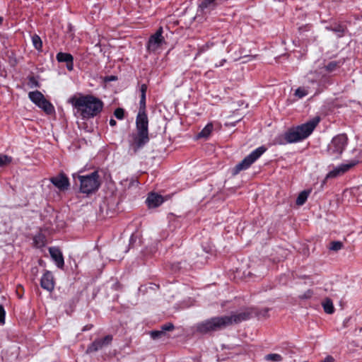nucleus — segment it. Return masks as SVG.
<instances>
[{"mask_svg": "<svg viewBox=\"0 0 362 362\" xmlns=\"http://www.w3.org/2000/svg\"><path fill=\"white\" fill-rule=\"evenodd\" d=\"M136 132L131 134L129 145L134 153L143 148L148 141V119L146 112V96L141 95L139 110L136 119Z\"/></svg>", "mask_w": 362, "mask_h": 362, "instance_id": "obj_1", "label": "nucleus"}, {"mask_svg": "<svg viewBox=\"0 0 362 362\" xmlns=\"http://www.w3.org/2000/svg\"><path fill=\"white\" fill-rule=\"evenodd\" d=\"M250 318V313L241 312L231 315L214 317L198 323L196 329L202 334L216 332L233 324H238Z\"/></svg>", "mask_w": 362, "mask_h": 362, "instance_id": "obj_2", "label": "nucleus"}, {"mask_svg": "<svg viewBox=\"0 0 362 362\" xmlns=\"http://www.w3.org/2000/svg\"><path fill=\"white\" fill-rule=\"evenodd\" d=\"M69 103L81 113V117L84 119L95 117L103 108V101L92 95L73 97L70 98Z\"/></svg>", "mask_w": 362, "mask_h": 362, "instance_id": "obj_3", "label": "nucleus"}, {"mask_svg": "<svg viewBox=\"0 0 362 362\" xmlns=\"http://www.w3.org/2000/svg\"><path fill=\"white\" fill-rule=\"evenodd\" d=\"M74 179L77 177L80 181V191L83 194H91L96 192L100 187L101 182L98 171L87 175H73Z\"/></svg>", "mask_w": 362, "mask_h": 362, "instance_id": "obj_4", "label": "nucleus"}, {"mask_svg": "<svg viewBox=\"0 0 362 362\" xmlns=\"http://www.w3.org/2000/svg\"><path fill=\"white\" fill-rule=\"evenodd\" d=\"M348 143L346 134H341L334 136L327 146L328 153L333 158H339L343 153Z\"/></svg>", "mask_w": 362, "mask_h": 362, "instance_id": "obj_5", "label": "nucleus"}, {"mask_svg": "<svg viewBox=\"0 0 362 362\" xmlns=\"http://www.w3.org/2000/svg\"><path fill=\"white\" fill-rule=\"evenodd\" d=\"M29 99L46 114L51 115L54 112V106L48 101L39 90L31 91L28 93Z\"/></svg>", "mask_w": 362, "mask_h": 362, "instance_id": "obj_6", "label": "nucleus"}, {"mask_svg": "<svg viewBox=\"0 0 362 362\" xmlns=\"http://www.w3.org/2000/svg\"><path fill=\"white\" fill-rule=\"evenodd\" d=\"M29 99L46 114L51 115L54 112V106L48 101L39 90L31 91L28 93Z\"/></svg>", "mask_w": 362, "mask_h": 362, "instance_id": "obj_7", "label": "nucleus"}, {"mask_svg": "<svg viewBox=\"0 0 362 362\" xmlns=\"http://www.w3.org/2000/svg\"><path fill=\"white\" fill-rule=\"evenodd\" d=\"M266 151L264 146H260L253 151L250 154L246 156L234 168V174H238L240 171L247 169L257 159H258Z\"/></svg>", "mask_w": 362, "mask_h": 362, "instance_id": "obj_8", "label": "nucleus"}, {"mask_svg": "<svg viewBox=\"0 0 362 362\" xmlns=\"http://www.w3.org/2000/svg\"><path fill=\"white\" fill-rule=\"evenodd\" d=\"M162 34L163 28L160 27L159 29L149 37L146 45V49L149 52H156L165 42Z\"/></svg>", "mask_w": 362, "mask_h": 362, "instance_id": "obj_9", "label": "nucleus"}, {"mask_svg": "<svg viewBox=\"0 0 362 362\" xmlns=\"http://www.w3.org/2000/svg\"><path fill=\"white\" fill-rule=\"evenodd\" d=\"M358 163V160H352L347 163H343L330 171L326 176V179L336 177L347 172Z\"/></svg>", "mask_w": 362, "mask_h": 362, "instance_id": "obj_10", "label": "nucleus"}, {"mask_svg": "<svg viewBox=\"0 0 362 362\" xmlns=\"http://www.w3.org/2000/svg\"><path fill=\"white\" fill-rule=\"evenodd\" d=\"M319 122L320 119L316 117L305 124L296 127L303 139L307 138L313 132Z\"/></svg>", "mask_w": 362, "mask_h": 362, "instance_id": "obj_11", "label": "nucleus"}, {"mask_svg": "<svg viewBox=\"0 0 362 362\" xmlns=\"http://www.w3.org/2000/svg\"><path fill=\"white\" fill-rule=\"evenodd\" d=\"M112 340L111 335H107L103 339L95 340L87 349L88 353L97 351L101 349L104 346L108 345Z\"/></svg>", "mask_w": 362, "mask_h": 362, "instance_id": "obj_12", "label": "nucleus"}, {"mask_svg": "<svg viewBox=\"0 0 362 362\" xmlns=\"http://www.w3.org/2000/svg\"><path fill=\"white\" fill-rule=\"evenodd\" d=\"M217 6L216 0H202L199 4L198 11L202 14H208Z\"/></svg>", "mask_w": 362, "mask_h": 362, "instance_id": "obj_13", "label": "nucleus"}, {"mask_svg": "<svg viewBox=\"0 0 362 362\" xmlns=\"http://www.w3.org/2000/svg\"><path fill=\"white\" fill-rule=\"evenodd\" d=\"M40 285L42 288L48 291H52L54 288V281L52 274L50 272H46L41 278Z\"/></svg>", "mask_w": 362, "mask_h": 362, "instance_id": "obj_14", "label": "nucleus"}, {"mask_svg": "<svg viewBox=\"0 0 362 362\" xmlns=\"http://www.w3.org/2000/svg\"><path fill=\"white\" fill-rule=\"evenodd\" d=\"M52 183L59 188V189H65L69 187V182L66 176L64 174H60L58 176L51 178Z\"/></svg>", "mask_w": 362, "mask_h": 362, "instance_id": "obj_15", "label": "nucleus"}, {"mask_svg": "<svg viewBox=\"0 0 362 362\" xmlns=\"http://www.w3.org/2000/svg\"><path fill=\"white\" fill-rule=\"evenodd\" d=\"M284 139L287 143H294L303 140L297 127L292 128L284 134Z\"/></svg>", "mask_w": 362, "mask_h": 362, "instance_id": "obj_16", "label": "nucleus"}, {"mask_svg": "<svg viewBox=\"0 0 362 362\" xmlns=\"http://www.w3.org/2000/svg\"><path fill=\"white\" fill-rule=\"evenodd\" d=\"M49 254L59 268H62L64 264V257L61 251L57 247H50Z\"/></svg>", "mask_w": 362, "mask_h": 362, "instance_id": "obj_17", "label": "nucleus"}, {"mask_svg": "<svg viewBox=\"0 0 362 362\" xmlns=\"http://www.w3.org/2000/svg\"><path fill=\"white\" fill-rule=\"evenodd\" d=\"M163 202L162 196L155 193L148 194L146 199V203L151 208H154L160 206Z\"/></svg>", "mask_w": 362, "mask_h": 362, "instance_id": "obj_18", "label": "nucleus"}, {"mask_svg": "<svg viewBox=\"0 0 362 362\" xmlns=\"http://www.w3.org/2000/svg\"><path fill=\"white\" fill-rule=\"evenodd\" d=\"M214 129L212 123L207 124L205 127L198 134L197 138H208Z\"/></svg>", "mask_w": 362, "mask_h": 362, "instance_id": "obj_19", "label": "nucleus"}, {"mask_svg": "<svg viewBox=\"0 0 362 362\" xmlns=\"http://www.w3.org/2000/svg\"><path fill=\"white\" fill-rule=\"evenodd\" d=\"M310 190H304V191H302L298 196L297 199H296V204L298 205V206H302L303 205L308 196H309V194H310Z\"/></svg>", "mask_w": 362, "mask_h": 362, "instance_id": "obj_20", "label": "nucleus"}, {"mask_svg": "<svg viewBox=\"0 0 362 362\" xmlns=\"http://www.w3.org/2000/svg\"><path fill=\"white\" fill-rule=\"evenodd\" d=\"M323 309L325 312L327 314H332L334 311V305L332 303V301L329 298H326L322 303Z\"/></svg>", "mask_w": 362, "mask_h": 362, "instance_id": "obj_21", "label": "nucleus"}, {"mask_svg": "<svg viewBox=\"0 0 362 362\" xmlns=\"http://www.w3.org/2000/svg\"><path fill=\"white\" fill-rule=\"evenodd\" d=\"M59 62H69L74 60L73 56L69 53L59 52L56 57Z\"/></svg>", "mask_w": 362, "mask_h": 362, "instance_id": "obj_22", "label": "nucleus"}, {"mask_svg": "<svg viewBox=\"0 0 362 362\" xmlns=\"http://www.w3.org/2000/svg\"><path fill=\"white\" fill-rule=\"evenodd\" d=\"M341 64V62L340 61H332L329 62L326 66H325V69L326 71L332 72L336 70L337 68H339Z\"/></svg>", "mask_w": 362, "mask_h": 362, "instance_id": "obj_23", "label": "nucleus"}, {"mask_svg": "<svg viewBox=\"0 0 362 362\" xmlns=\"http://www.w3.org/2000/svg\"><path fill=\"white\" fill-rule=\"evenodd\" d=\"M32 42L35 48L37 50H41L42 47V42L39 35L35 34L32 36Z\"/></svg>", "mask_w": 362, "mask_h": 362, "instance_id": "obj_24", "label": "nucleus"}, {"mask_svg": "<svg viewBox=\"0 0 362 362\" xmlns=\"http://www.w3.org/2000/svg\"><path fill=\"white\" fill-rule=\"evenodd\" d=\"M344 247L343 243L341 241H332L330 243L329 249L332 251H339Z\"/></svg>", "mask_w": 362, "mask_h": 362, "instance_id": "obj_25", "label": "nucleus"}, {"mask_svg": "<svg viewBox=\"0 0 362 362\" xmlns=\"http://www.w3.org/2000/svg\"><path fill=\"white\" fill-rule=\"evenodd\" d=\"M12 158L4 154H0V168L4 167L11 163Z\"/></svg>", "mask_w": 362, "mask_h": 362, "instance_id": "obj_26", "label": "nucleus"}, {"mask_svg": "<svg viewBox=\"0 0 362 362\" xmlns=\"http://www.w3.org/2000/svg\"><path fill=\"white\" fill-rule=\"evenodd\" d=\"M308 94V90L305 87H299L295 91V95L298 98H302Z\"/></svg>", "mask_w": 362, "mask_h": 362, "instance_id": "obj_27", "label": "nucleus"}, {"mask_svg": "<svg viewBox=\"0 0 362 362\" xmlns=\"http://www.w3.org/2000/svg\"><path fill=\"white\" fill-rule=\"evenodd\" d=\"M34 243L36 247H42L45 243H44V236L42 235L41 234H39L37 235H35L34 237Z\"/></svg>", "mask_w": 362, "mask_h": 362, "instance_id": "obj_28", "label": "nucleus"}, {"mask_svg": "<svg viewBox=\"0 0 362 362\" xmlns=\"http://www.w3.org/2000/svg\"><path fill=\"white\" fill-rule=\"evenodd\" d=\"M214 45L213 42H206L205 45H202V47H199L197 51V53L196 54L195 58H197L199 55H200L202 52L206 51L210 47H211Z\"/></svg>", "mask_w": 362, "mask_h": 362, "instance_id": "obj_29", "label": "nucleus"}, {"mask_svg": "<svg viewBox=\"0 0 362 362\" xmlns=\"http://www.w3.org/2000/svg\"><path fill=\"white\" fill-rule=\"evenodd\" d=\"M265 358L268 361H281L282 356L278 354H270L265 356Z\"/></svg>", "mask_w": 362, "mask_h": 362, "instance_id": "obj_30", "label": "nucleus"}, {"mask_svg": "<svg viewBox=\"0 0 362 362\" xmlns=\"http://www.w3.org/2000/svg\"><path fill=\"white\" fill-rule=\"evenodd\" d=\"M175 327L173 323L168 322L160 327V330L165 334L167 331H173Z\"/></svg>", "mask_w": 362, "mask_h": 362, "instance_id": "obj_31", "label": "nucleus"}, {"mask_svg": "<svg viewBox=\"0 0 362 362\" xmlns=\"http://www.w3.org/2000/svg\"><path fill=\"white\" fill-rule=\"evenodd\" d=\"M28 85L30 88H39L40 83L34 76H30L28 78Z\"/></svg>", "mask_w": 362, "mask_h": 362, "instance_id": "obj_32", "label": "nucleus"}, {"mask_svg": "<svg viewBox=\"0 0 362 362\" xmlns=\"http://www.w3.org/2000/svg\"><path fill=\"white\" fill-rule=\"evenodd\" d=\"M331 30L336 33L338 37H341L344 32V28L341 25H337L330 28Z\"/></svg>", "mask_w": 362, "mask_h": 362, "instance_id": "obj_33", "label": "nucleus"}, {"mask_svg": "<svg viewBox=\"0 0 362 362\" xmlns=\"http://www.w3.org/2000/svg\"><path fill=\"white\" fill-rule=\"evenodd\" d=\"M151 337L152 339H160L163 336H164L165 334L162 332V331L160 329V330H154V331H152L151 332Z\"/></svg>", "mask_w": 362, "mask_h": 362, "instance_id": "obj_34", "label": "nucleus"}, {"mask_svg": "<svg viewBox=\"0 0 362 362\" xmlns=\"http://www.w3.org/2000/svg\"><path fill=\"white\" fill-rule=\"evenodd\" d=\"M124 110L122 108L118 107L114 112V115L118 119H122L124 117Z\"/></svg>", "mask_w": 362, "mask_h": 362, "instance_id": "obj_35", "label": "nucleus"}, {"mask_svg": "<svg viewBox=\"0 0 362 362\" xmlns=\"http://www.w3.org/2000/svg\"><path fill=\"white\" fill-rule=\"evenodd\" d=\"M6 312L2 305H0V323L4 324L5 322Z\"/></svg>", "mask_w": 362, "mask_h": 362, "instance_id": "obj_36", "label": "nucleus"}, {"mask_svg": "<svg viewBox=\"0 0 362 362\" xmlns=\"http://www.w3.org/2000/svg\"><path fill=\"white\" fill-rule=\"evenodd\" d=\"M313 296V291L311 290L306 291L303 295L299 296L300 299H308Z\"/></svg>", "mask_w": 362, "mask_h": 362, "instance_id": "obj_37", "label": "nucleus"}, {"mask_svg": "<svg viewBox=\"0 0 362 362\" xmlns=\"http://www.w3.org/2000/svg\"><path fill=\"white\" fill-rule=\"evenodd\" d=\"M146 90H147V86L146 84H142L140 88L141 95L146 96Z\"/></svg>", "mask_w": 362, "mask_h": 362, "instance_id": "obj_38", "label": "nucleus"}, {"mask_svg": "<svg viewBox=\"0 0 362 362\" xmlns=\"http://www.w3.org/2000/svg\"><path fill=\"white\" fill-rule=\"evenodd\" d=\"M320 362H334V358L332 356H327Z\"/></svg>", "mask_w": 362, "mask_h": 362, "instance_id": "obj_39", "label": "nucleus"}, {"mask_svg": "<svg viewBox=\"0 0 362 362\" xmlns=\"http://www.w3.org/2000/svg\"><path fill=\"white\" fill-rule=\"evenodd\" d=\"M66 68L68 70L71 71L74 68V60L66 63Z\"/></svg>", "mask_w": 362, "mask_h": 362, "instance_id": "obj_40", "label": "nucleus"}, {"mask_svg": "<svg viewBox=\"0 0 362 362\" xmlns=\"http://www.w3.org/2000/svg\"><path fill=\"white\" fill-rule=\"evenodd\" d=\"M116 124H117V122L114 119H110V126L114 127L116 125Z\"/></svg>", "mask_w": 362, "mask_h": 362, "instance_id": "obj_41", "label": "nucleus"}, {"mask_svg": "<svg viewBox=\"0 0 362 362\" xmlns=\"http://www.w3.org/2000/svg\"><path fill=\"white\" fill-rule=\"evenodd\" d=\"M92 327V325H86L83 327V328L82 329V331H86V330H89L90 329H91Z\"/></svg>", "mask_w": 362, "mask_h": 362, "instance_id": "obj_42", "label": "nucleus"}, {"mask_svg": "<svg viewBox=\"0 0 362 362\" xmlns=\"http://www.w3.org/2000/svg\"><path fill=\"white\" fill-rule=\"evenodd\" d=\"M268 311H269V308L264 309V310H263V312H262H262H260V313H259V315H262L265 316V315H267V313H268Z\"/></svg>", "mask_w": 362, "mask_h": 362, "instance_id": "obj_43", "label": "nucleus"}, {"mask_svg": "<svg viewBox=\"0 0 362 362\" xmlns=\"http://www.w3.org/2000/svg\"><path fill=\"white\" fill-rule=\"evenodd\" d=\"M226 59H223V60L221 62L220 64L216 65V66H223V63H224V62H226Z\"/></svg>", "mask_w": 362, "mask_h": 362, "instance_id": "obj_44", "label": "nucleus"}, {"mask_svg": "<svg viewBox=\"0 0 362 362\" xmlns=\"http://www.w3.org/2000/svg\"><path fill=\"white\" fill-rule=\"evenodd\" d=\"M3 21H4L3 17L0 16V25L2 24Z\"/></svg>", "mask_w": 362, "mask_h": 362, "instance_id": "obj_45", "label": "nucleus"}, {"mask_svg": "<svg viewBox=\"0 0 362 362\" xmlns=\"http://www.w3.org/2000/svg\"><path fill=\"white\" fill-rule=\"evenodd\" d=\"M112 80H115V77H113V76H112V77L109 79V81H112Z\"/></svg>", "mask_w": 362, "mask_h": 362, "instance_id": "obj_46", "label": "nucleus"}]
</instances>
